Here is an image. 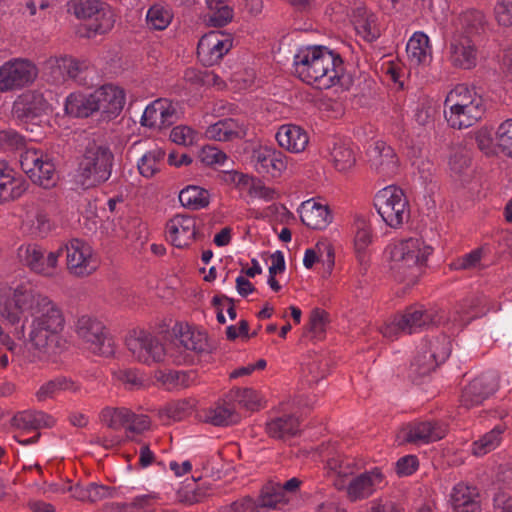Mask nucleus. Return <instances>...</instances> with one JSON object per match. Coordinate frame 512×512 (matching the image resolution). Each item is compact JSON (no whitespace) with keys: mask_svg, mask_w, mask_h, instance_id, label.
Returning <instances> with one entry per match:
<instances>
[{"mask_svg":"<svg viewBox=\"0 0 512 512\" xmlns=\"http://www.w3.org/2000/svg\"><path fill=\"white\" fill-rule=\"evenodd\" d=\"M334 167L339 172H348L356 164V156L349 144L336 143L331 151Z\"/></svg>","mask_w":512,"mask_h":512,"instance_id":"49530a36","label":"nucleus"},{"mask_svg":"<svg viewBox=\"0 0 512 512\" xmlns=\"http://www.w3.org/2000/svg\"><path fill=\"white\" fill-rule=\"evenodd\" d=\"M15 420L24 429L51 428L56 420L53 416L38 410H27L19 413Z\"/></svg>","mask_w":512,"mask_h":512,"instance_id":"4c0bfd02","label":"nucleus"},{"mask_svg":"<svg viewBox=\"0 0 512 512\" xmlns=\"http://www.w3.org/2000/svg\"><path fill=\"white\" fill-rule=\"evenodd\" d=\"M207 22L214 27H222L233 18V10L226 0H206Z\"/></svg>","mask_w":512,"mask_h":512,"instance_id":"a19ab883","label":"nucleus"},{"mask_svg":"<svg viewBox=\"0 0 512 512\" xmlns=\"http://www.w3.org/2000/svg\"><path fill=\"white\" fill-rule=\"evenodd\" d=\"M85 67L83 62L69 56L50 57L45 62V70L54 82L75 79Z\"/></svg>","mask_w":512,"mask_h":512,"instance_id":"cd10ccee","label":"nucleus"},{"mask_svg":"<svg viewBox=\"0 0 512 512\" xmlns=\"http://www.w3.org/2000/svg\"><path fill=\"white\" fill-rule=\"evenodd\" d=\"M75 332L86 347L94 354L101 356L113 355L114 343L108 336L101 321L91 315H81L75 322Z\"/></svg>","mask_w":512,"mask_h":512,"instance_id":"423d86ee","label":"nucleus"},{"mask_svg":"<svg viewBox=\"0 0 512 512\" xmlns=\"http://www.w3.org/2000/svg\"><path fill=\"white\" fill-rule=\"evenodd\" d=\"M421 5L435 21L443 20L449 10L447 0H421Z\"/></svg>","mask_w":512,"mask_h":512,"instance_id":"69168bd1","label":"nucleus"},{"mask_svg":"<svg viewBox=\"0 0 512 512\" xmlns=\"http://www.w3.org/2000/svg\"><path fill=\"white\" fill-rule=\"evenodd\" d=\"M43 96L39 94L29 93L22 95L16 102L18 111H23L27 116H37L44 109Z\"/></svg>","mask_w":512,"mask_h":512,"instance_id":"6e6d98bb","label":"nucleus"},{"mask_svg":"<svg viewBox=\"0 0 512 512\" xmlns=\"http://www.w3.org/2000/svg\"><path fill=\"white\" fill-rule=\"evenodd\" d=\"M387 250L390 269L400 280L415 277L433 253V248L421 237L396 240L387 247Z\"/></svg>","mask_w":512,"mask_h":512,"instance_id":"7ed1b4c3","label":"nucleus"},{"mask_svg":"<svg viewBox=\"0 0 512 512\" xmlns=\"http://www.w3.org/2000/svg\"><path fill=\"white\" fill-rule=\"evenodd\" d=\"M81 390L79 382L66 376H58L40 385L35 393L38 402L54 399L62 393L77 394Z\"/></svg>","mask_w":512,"mask_h":512,"instance_id":"c85d7f7f","label":"nucleus"},{"mask_svg":"<svg viewBox=\"0 0 512 512\" xmlns=\"http://www.w3.org/2000/svg\"><path fill=\"white\" fill-rule=\"evenodd\" d=\"M353 247L359 262L366 261L367 251L373 242L371 223L363 217L357 216L353 222Z\"/></svg>","mask_w":512,"mask_h":512,"instance_id":"7c9ffc66","label":"nucleus"},{"mask_svg":"<svg viewBox=\"0 0 512 512\" xmlns=\"http://www.w3.org/2000/svg\"><path fill=\"white\" fill-rule=\"evenodd\" d=\"M176 120V107L167 98H159L148 104L140 123L149 129L160 130L172 125Z\"/></svg>","mask_w":512,"mask_h":512,"instance_id":"aec40b11","label":"nucleus"},{"mask_svg":"<svg viewBox=\"0 0 512 512\" xmlns=\"http://www.w3.org/2000/svg\"><path fill=\"white\" fill-rule=\"evenodd\" d=\"M36 170V177L32 174L28 176L32 182L44 188H51L56 185V169L50 157H47Z\"/></svg>","mask_w":512,"mask_h":512,"instance_id":"603ef678","label":"nucleus"},{"mask_svg":"<svg viewBox=\"0 0 512 512\" xmlns=\"http://www.w3.org/2000/svg\"><path fill=\"white\" fill-rule=\"evenodd\" d=\"M251 164L259 174L280 177L287 169L288 157L272 146H258L252 150Z\"/></svg>","mask_w":512,"mask_h":512,"instance_id":"2eb2a0df","label":"nucleus"},{"mask_svg":"<svg viewBox=\"0 0 512 512\" xmlns=\"http://www.w3.org/2000/svg\"><path fill=\"white\" fill-rule=\"evenodd\" d=\"M170 139L178 145L191 146L196 142L197 133L189 126L179 125L171 130Z\"/></svg>","mask_w":512,"mask_h":512,"instance_id":"680f3d73","label":"nucleus"},{"mask_svg":"<svg viewBox=\"0 0 512 512\" xmlns=\"http://www.w3.org/2000/svg\"><path fill=\"white\" fill-rule=\"evenodd\" d=\"M179 201L188 209L199 210L209 205L210 194L204 188L190 185L180 191Z\"/></svg>","mask_w":512,"mask_h":512,"instance_id":"58836bf2","label":"nucleus"},{"mask_svg":"<svg viewBox=\"0 0 512 512\" xmlns=\"http://www.w3.org/2000/svg\"><path fill=\"white\" fill-rule=\"evenodd\" d=\"M443 113L449 127L462 130L482 118L485 105L483 98L474 89L458 84L447 93Z\"/></svg>","mask_w":512,"mask_h":512,"instance_id":"f03ea898","label":"nucleus"},{"mask_svg":"<svg viewBox=\"0 0 512 512\" xmlns=\"http://www.w3.org/2000/svg\"><path fill=\"white\" fill-rule=\"evenodd\" d=\"M407 58L411 66H426L432 60L429 37L421 31L413 33L406 45Z\"/></svg>","mask_w":512,"mask_h":512,"instance_id":"c756f323","label":"nucleus"},{"mask_svg":"<svg viewBox=\"0 0 512 512\" xmlns=\"http://www.w3.org/2000/svg\"><path fill=\"white\" fill-rule=\"evenodd\" d=\"M447 51L449 62L456 68L470 70L477 65L478 50L468 35L452 33Z\"/></svg>","mask_w":512,"mask_h":512,"instance_id":"dca6fc26","label":"nucleus"},{"mask_svg":"<svg viewBox=\"0 0 512 512\" xmlns=\"http://www.w3.org/2000/svg\"><path fill=\"white\" fill-rule=\"evenodd\" d=\"M293 67L302 82L316 89L348 88V76L341 56L326 46L298 48L293 57Z\"/></svg>","mask_w":512,"mask_h":512,"instance_id":"f257e3e1","label":"nucleus"},{"mask_svg":"<svg viewBox=\"0 0 512 512\" xmlns=\"http://www.w3.org/2000/svg\"><path fill=\"white\" fill-rule=\"evenodd\" d=\"M498 382L499 377L496 372H487L474 378L463 389L461 404L466 408H472L483 403L497 391Z\"/></svg>","mask_w":512,"mask_h":512,"instance_id":"a211bd4d","label":"nucleus"},{"mask_svg":"<svg viewBox=\"0 0 512 512\" xmlns=\"http://www.w3.org/2000/svg\"><path fill=\"white\" fill-rule=\"evenodd\" d=\"M326 253L327 261L329 266L334 264V252L333 248L328 243H318L315 248L307 249L303 257V265L307 269H311L313 265L320 260L323 253Z\"/></svg>","mask_w":512,"mask_h":512,"instance_id":"4d7b16f0","label":"nucleus"},{"mask_svg":"<svg viewBox=\"0 0 512 512\" xmlns=\"http://www.w3.org/2000/svg\"><path fill=\"white\" fill-rule=\"evenodd\" d=\"M275 138L282 149L295 154L305 151L309 144L307 131L296 124L281 125L276 132Z\"/></svg>","mask_w":512,"mask_h":512,"instance_id":"393cba45","label":"nucleus"},{"mask_svg":"<svg viewBox=\"0 0 512 512\" xmlns=\"http://www.w3.org/2000/svg\"><path fill=\"white\" fill-rule=\"evenodd\" d=\"M267 433L274 438H286L295 435L299 422L293 416L279 417L267 423Z\"/></svg>","mask_w":512,"mask_h":512,"instance_id":"a18cd8bd","label":"nucleus"},{"mask_svg":"<svg viewBox=\"0 0 512 512\" xmlns=\"http://www.w3.org/2000/svg\"><path fill=\"white\" fill-rule=\"evenodd\" d=\"M129 417L127 408L106 407L100 413L101 421L111 429L118 430L125 427Z\"/></svg>","mask_w":512,"mask_h":512,"instance_id":"5fc2aeb1","label":"nucleus"},{"mask_svg":"<svg viewBox=\"0 0 512 512\" xmlns=\"http://www.w3.org/2000/svg\"><path fill=\"white\" fill-rule=\"evenodd\" d=\"M179 342L186 350L199 353L207 348V335L200 330L186 327L180 332Z\"/></svg>","mask_w":512,"mask_h":512,"instance_id":"3c124183","label":"nucleus"},{"mask_svg":"<svg viewBox=\"0 0 512 512\" xmlns=\"http://www.w3.org/2000/svg\"><path fill=\"white\" fill-rule=\"evenodd\" d=\"M166 237L174 247L185 248L193 243L197 234V221L184 214L173 216L166 224Z\"/></svg>","mask_w":512,"mask_h":512,"instance_id":"412c9836","label":"nucleus"},{"mask_svg":"<svg viewBox=\"0 0 512 512\" xmlns=\"http://www.w3.org/2000/svg\"><path fill=\"white\" fill-rule=\"evenodd\" d=\"M329 473L334 477V484L338 489H344L350 477L355 472L352 459L338 455L327 462Z\"/></svg>","mask_w":512,"mask_h":512,"instance_id":"c9c22d12","label":"nucleus"},{"mask_svg":"<svg viewBox=\"0 0 512 512\" xmlns=\"http://www.w3.org/2000/svg\"><path fill=\"white\" fill-rule=\"evenodd\" d=\"M94 91L89 95L72 93L66 98L65 111L74 117H88L98 112Z\"/></svg>","mask_w":512,"mask_h":512,"instance_id":"f704fd0d","label":"nucleus"},{"mask_svg":"<svg viewBox=\"0 0 512 512\" xmlns=\"http://www.w3.org/2000/svg\"><path fill=\"white\" fill-rule=\"evenodd\" d=\"M38 68L27 58L17 57L0 66V93L15 91L30 86L37 79Z\"/></svg>","mask_w":512,"mask_h":512,"instance_id":"0eeeda50","label":"nucleus"},{"mask_svg":"<svg viewBox=\"0 0 512 512\" xmlns=\"http://www.w3.org/2000/svg\"><path fill=\"white\" fill-rule=\"evenodd\" d=\"M98 112L104 119L111 120L120 115L125 103V90L115 84H104L94 90Z\"/></svg>","mask_w":512,"mask_h":512,"instance_id":"6ab92c4d","label":"nucleus"},{"mask_svg":"<svg viewBox=\"0 0 512 512\" xmlns=\"http://www.w3.org/2000/svg\"><path fill=\"white\" fill-rule=\"evenodd\" d=\"M173 17V12L168 6L154 4L146 13V24L151 30L162 31L171 24Z\"/></svg>","mask_w":512,"mask_h":512,"instance_id":"37998d69","label":"nucleus"},{"mask_svg":"<svg viewBox=\"0 0 512 512\" xmlns=\"http://www.w3.org/2000/svg\"><path fill=\"white\" fill-rule=\"evenodd\" d=\"M369 163L373 170L383 176H392L398 169L394 149L384 141H376L369 150Z\"/></svg>","mask_w":512,"mask_h":512,"instance_id":"b1692460","label":"nucleus"},{"mask_svg":"<svg viewBox=\"0 0 512 512\" xmlns=\"http://www.w3.org/2000/svg\"><path fill=\"white\" fill-rule=\"evenodd\" d=\"M164 157L165 152L159 147L145 152L137 163L139 173L146 178L153 177L164 165Z\"/></svg>","mask_w":512,"mask_h":512,"instance_id":"ea45409f","label":"nucleus"},{"mask_svg":"<svg viewBox=\"0 0 512 512\" xmlns=\"http://www.w3.org/2000/svg\"><path fill=\"white\" fill-rule=\"evenodd\" d=\"M28 188L25 178L6 163L0 162V203L20 198Z\"/></svg>","mask_w":512,"mask_h":512,"instance_id":"4be33fe9","label":"nucleus"},{"mask_svg":"<svg viewBox=\"0 0 512 512\" xmlns=\"http://www.w3.org/2000/svg\"><path fill=\"white\" fill-rule=\"evenodd\" d=\"M126 347L139 362L153 364L165 357L163 345L150 332L144 329H132L126 336Z\"/></svg>","mask_w":512,"mask_h":512,"instance_id":"6e6552de","label":"nucleus"},{"mask_svg":"<svg viewBox=\"0 0 512 512\" xmlns=\"http://www.w3.org/2000/svg\"><path fill=\"white\" fill-rule=\"evenodd\" d=\"M247 135V126L234 118L221 119L205 130V136L214 141L226 142L242 139Z\"/></svg>","mask_w":512,"mask_h":512,"instance_id":"a878e982","label":"nucleus"},{"mask_svg":"<svg viewBox=\"0 0 512 512\" xmlns=\"http://www.w3.org/2000/svg\"><path fill=\"white\" fill-rule=\"evenodd\" d=\"M240 193H245L252 200L260 199L265 202L272 201L276 198V191L273 188L266 186L261 179L249 174Z\"/></svg>","mask_w":512,"mask_h":512,"instance_id":"79ce46f5","label":"nucleus"},{"mask_svg":"<svg viewBox=\"0 0 512 512\" xmlns=\"http://www.w3.org/2000/svg\"><path fill=\"white\" fill-rule=\"evenodd\" d=\"M351 23L358 35L366 41H373L380 35L376 15L362 4H356L350 14Z\"/></svg>","mask_w":512,"mask_h":512,"instance_id":"bb28decb","label":"nucleus"},{"mask_svg":"<svg viewBox=\"0 0 512 512\" xmlns=\"http://www.w3.org/2000/svg\"><path fill=\"white\" fill-rule=\"evenodd\" d=\"M385 483V476L382 470L375 467L351 478L344 489L351 501H358L370 497L383 487Z\"/></svg>","mask_w":512,"mask_h":512,"instance_id":"f3484780","label":"nucleus"},{"mask_svg":"<svg viewBox=\"0 0 512 512\" xmlns=\"http://www.w3.org/2000/svg\"><path fill=\"white\" fill-rule=\"evenodd\" d=\"M494 13L495 19L500 26L512 27V0H498Z\"/></svg>","mask_w":512,"mask_h":512,"instance_id":"0e129e2a","label":"nucleus"},{"mask_svg":"<svg viewBox=\"0 0 512 512\" xmlns=\"http://www.w3.org/2000/svg\"><path fill=\"white\" fill-rule=\"evenodd\" d=\"M230 35L220 31H210L203 35L197 46V56L205 66L218 63L232 48Z\"/></svg>","mask_w":512,"mask_h":512,"instance_id":"ddd939ff","label":"nucleus"},{"mask_svg":"<svg viewBox=\"0 0 512 512\" xmlns=\"http://www.w3.org/2000/svg\"><path fill=\"white\" fill-rule=\"evenodd\" d=\"M47 157L49 156L43 151L34 147H27L20 155L21 168L28 176L32 174L36 177V169Z\"/></svg>","mask_w":512,"mask_h":512,"instance_id":"864d4df0","label":"nucleus"},{"mask_svg":"<svg viewBox=\"0 0 512 512\" xmlns=\"http://www.w3.org/2000/svg\"><path fill=\"white\" fill-rule=\"evenodd\" d=\"M61 249L46 252L36 244H23L17 249L19 261L32 272L44 277L53 278L57 275Z\"/></svg>","mask_w":512,"mask_h":512,"instance_id":"1a4fd4ad","label":"nucleus"},{"mask_svg":"<svg viewBox=\"0 0 512 512\" xmlns=\"http://www.w3.org/2000/svg\"><path fill=\"white\" fill-rule=\"evenodd\" d=\"M482 249H475L471 252L457 258L451 263V267L455 270H470L481 267Z\"/></svg>","mask_w":512,"mask_h":512,"instance_id":"052dcab7","label":"nucleus"},{"mask_svg":"<svg viewBox=\"0 0 512 512\" xmlns=\"http://www.w3.org/2000/svg\"><path fill=\"white\" fill-rule=\"evenodd\" d=\"M66 266L70 274L86 277L95 272L99 260L92 246L84 240L72 239L65 245Z\"/></svg>","mask_w":512,"mask_h":512,"instance_id":"f8f14e48","label":"nucleus"},{"mask_svg":"<svg viewBox=\"0 0 512 512\" xmlns=\"http://www.w3.org/2000/svg\"><path fill=\"white\" fill-rule=\"evenodd\" d=\"M67 11L78 19L95 17L96 23L93 25L95 33H106L115 23L113 11L100 0H68Z\"/></svg>","mask_w":512,"mask_h":512,"instance_id":"9d476101","label":"nucleus"},{"mask_svg":"<svg viewBox=\"0 0 512 512\" xmlns=\"http://www.w3.org/2000/svg\"><path fill=\"white\" fill-rule=\"evenodd\" d=\"M157 500L156 493L139 495L129 503L115 504L113 512H153V506Z\"/></svg>","mask_w":512,"mask_h":512,"instance_id":"8fccbe9b","label":"nucleus"},{"mask_svg":"<svg viewBox=\"0 0 512 512\" xmlns=\"http://www.w3.org/2000/svg\"><path fill=\"white\" fill-rule=\"evenodd\" d=\"M402 321V329L405 334L419 332L423 328L433 323V313L423 306L417 305L407 308L402 314H399Z\"/></svg>","mask_w":512,"mask_h":512,"instance_id":"473e14b6","label":"nucleus"},{"mask_svg":"<svg viewBox=\"0 0 512 512\" xmlns=\"http://www.w3.org/2000/svg\"><path fill=\"white\" fill-rule=\"evenodd\" d=\"M374 206L382 221L393 229H399L410 218V205L404 191L395 185L379 190Z\"/></svg>","mask_w":512,"mask_h":512,"instance_id":"39448f33","label":"nucleus"},{"mask_svg":"<svg viewBox=\"0 0 512 512\" xmlns=\"http://www.w3.org/2000/svg\"><path fill=\"white\" fill-rule=\"evenodd\" d=\"M485 24V16L483 12L476 9H469L461 12L453 21L452 33H460L461 35H472L479 33Z\"/></svg>","mask_w":512,"mask_h":512,"instance_id":"72a5a7b5","label":"nucleus"},{"mask_svg":"<svg viewBox=\"0 0 512 512\" xmlns=\"http://www.w3.org/2000/svg\"><path fill=\"white\" fill-rule=\"evenodd\" d=\"M290 502L289 497L281 491V484H269L265 486L259 497V506L262 509H284Z\"/></svg>","mask_w":512,"mask_h":512,"instance_id":"e433bc0d","label":"nucleus"},{"mask_svg":"<svg viewBox=\"0 0 512 512\" xmlns=\"http://www.w3.org/2000/svg\"><path fill=\"white\" fill-rule=\"evenodd\" d=\"M228 400L248 410H257L261 407L262 398L259 393L251 388L235 389L227 395Z\"/></svg>","mask_w":512,"mask_h":512,"instance_id":"09e8293b","label":"nucleus"},{"mask_svg":"<svg viewBox=\"0 0 512 512\" xmlns=\"http://www.w3.org/2000/svg\"><path fill=\"white\" fill-rule=\"evenodd\" d=\"M475 487L465 483L456 484L450 494V504L453 510L465 508L468 505L480 504Z\"/></svg>","mask_w":512,"mask_h":512,"instance_id":"c03bdc74","label":"nucleus"},{"mask_svg":"<svg viewBox=\"0 0 512 512\" xmlns=\"http://www.w3.org/2000/svg\"><path fill=\"white\" fill-rule=\"evenodd\" d=\"M113 158L108 146L96 141L89 142L78 164L77 182L86 189L106 182L111 176Z\"/></svg>","mask_w":512,"mask_h":512,"instance_id":"20e7f679","label":"nucleus"},{"mask_svg":"<svg viewBox=\"0 0 512 512\" xmlns=\"http://www.w3.org/2000/svg\"><path fill=\"white\" fill-rule=\"evenodd\" d=\"M201 162L206 165H222L227 159V155L215 146H205L199 154Z\"/></svg>","mask_w":512,"mask_h":512,"instance_id":"774afa93","label":"nucleus"},{"mask_svg":"<svg viewBox=\"0 0 512 512\" xmlns=\"http://www.w3.org/2000/svg\"><path fill=\"white\" fill-rule=\"evenodd\" d=\"M0 147L4 150L13 151L26 147L25 139L13 130L0 132Z\"/></svg>","mask_w":512,"mask_h":512,"instance_id":"e2e57ef3","label":"nucleus"},{"mask_svg":"<svg viewBox=\"0 0 512 512\" xmlns=\"http://www.w3.org/2000/svg\"><path fill=\"white\" fill-rule=\"evenodd\" d=\"M503 428L496 426L472 443L471 452L475 456H484L496 449L502 440Z\"/></svg>","mask_w":512,"mask_h":512,"instance_id":"de8ad7c7","label":"nucleus"},{"mask_svg":"<svg viewBox=\"0 0 512 512\" xmlns=\"http://www.w3.org/2000/svg\"><path fill=\"white\" fill-rule=\"evenodd\" d=\"M151 422L146 415H137L129 410V417L125 429L127 432L141 434L150 429Z\"/></svg>","mask_w":512,"mask_h":512,"instance_id":"338daca9","label":"nucleus"},{"mask_svg":"<svg viewBox=\"0 0 512 512\" xmlns=\"http://www.w3.org/2000/svg\"><path fill=\"white\" fill-rule=\"evenodd\" d=\"M239 420L236 408L227 396L204 413V421L214 426H229L238 423Z\"/></svg>","mask_w":512,"mask_h":512,"instance_id":"2f4dec72","label":"nucleus"},{"mask_svg":"<svg viewBox=\"0 0 512 512\" xmlns=\"http://www.w3.org/2000/svg\"><path fill=\"white\" fill-rule=\"evenodd\" d=\"M298 212L302 223L315 230H323L332 222L329 207L314 198L301 203Z\"/></svg>","mask_w":512,"mask_h":512,"instance_id":"5701e85b","label":"nucleus"},{"mask_svg":"<svg viewBox=\"0 0 512 512\" xmlns=\"http://www.w3.org/2000/svg\"><path fill=\"white\" fill-rule=\"evenodd\" d=\"M497 148L507 157L512 158V119L501 123L496 131Z\"/></svg>","mask_w":512,"mask_h":512,"instance_id":"bf43d9fd","label":"nucleus"},{"mask_svg":"<svg viewBox=\"0 0 512 512\" xmlns=\"http://www.w3.org/2000/svg\"><path fill=\"white\" fill-rule=\"evenodd\" d=\"M447 433L446 427L434 421H412L405 424L400 430V437L404 442L422 446L445 437Z\"/></svg>","mask_w":512,"mask_h":512,"instance_id":"4468645a","label":"nucleus"},{"mask_svg":"<svg viewBox=\"0 0 512 512\" xmlns=\"http://www.w3.org/2000/svg\"><path fill=\"white\" fill-rule=\"evenodd\" d=\"M451 342L445 335L426 340L419 347L412 362V367L419 375H426L433 371L450 355Z\"/></svg>","mask_w":512,"mask_h":512,"instance_id":"9b49d317","label":"nucleus"},{"mask_svg":"<svg viewBox=\"0 0 512 512\" xmlns=\"http://www.w3.org/2000/svg\"><path fill=\"white\" fill-rule=\"evenodd\" d=\"M25 223L34 233L45 234L51 230L48 214L41 209H33L26 213Z\"/></svg>","mask_w":512,"mask_h":512,"instance_id":"13d9d810","label":"nucleus"}]
</instances>
